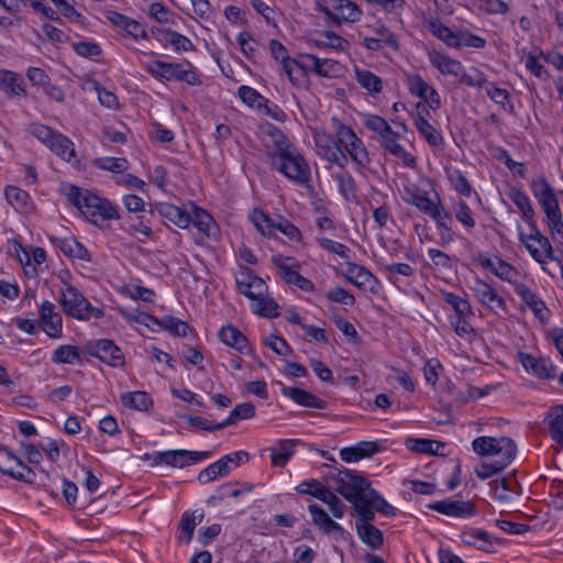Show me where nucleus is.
<instances>
[{
  "label": "nucleus",
  "mask_w": 563,
  "mask_h": 563,
  "mask_svg": "<svg viewBox=\"0 0 563 563\" xmlns=\"http://www.w3.org/2000/svg\"><path fill=\"white\" fill-rule=\"evenodd\" d=\"M65 194L69 202L93 224H97L99 221L119 219L120 217L117 206L88 189L69 185Z\"/></svg>",
  "instance_id": "nucleus-1"
},
{
  "label": "nucleus",
  "mask_w": 563,
  "mask_h": 563,
  "mask_svg": "<svg viewBox=\"0 0 563 563\" xmlns=\"http://www.w3.org/2000/svg\"><path fill=\"white\" fill-rule=\"evenodd\" d=\"M342 475L336 482V492L341 494L347 501L353 504L361 523H371L375 520L374 507L365 495L371 482L361 475L354 474L349 470L340 472Z\"/></svg>",
  "instance_id": "nucleus-2"
},
{
  "label": "nucleus",
  "mask_w": 563,
  "mask_h": 563,
  "mask_svg": "<svg viewBox=\"0 0 563 563\" xmlns=\"http://www.w3.org/2000/svg\"><path fill=\"white\" fill-rule=\"evenodd\" d=\"M522 219L528 223L530 233H525L518 228L519 241L526 246L534 261L545 264L548 260H554L553 249L547 236H544L533 220L534 210L531 205L520 209Z\"/></svg>",
  "instance_id": "nucleus-3"
},
{
  "label": "nucleus",
  "mask_w": 563,
  "mask_h": 563,
  "mask_svg": "<svg viewBox=\"0 0 563 563\" xmlns=\"http://www.w3.org/2000/svg\"><path fill=\"white\" fill-rule=\"evenodd\" d=\"M267 164L272 169L298 185L308 186L311 180L310 166L297 147L279 156L273 155Z\"/></svg>",
  "instance_id": "nucleus-4"
},
{
  "label": "nucleus",
  "mask_w": 563,
  "mask_h": 563,
  "mask_svg": "<svg viewBox=\"0 0 563 563\" xmlns=\"http://www.w3.org/2000/svg\"><path fill=\"white\" fill-rule=\"evenodd\" d=\"M58 302L66 316L79 321L100 319L104 316L102 309L92 306L89 300L69 283H65V287L60 288Z\"/></svg>",
  "instance_id": "nucleus-5"
},
{
  "label": "nucleus",
  "mask_w": 563,
  "mask_h": 563,
  "mask_svg": "<svg viewBox=\"0 0 563 563\" xmlns=\"http://www.w3.org/2000/svg\"><path fill=\"white\" fill-rule=\"evenodd\" d=\"M472 446L475 453L481 456H494L496 462L509 465L516 456L517 446L508 437H477Z\"/></svg>",
  "instance_id": "nucleus-6"
},
{
  "label": "nucleus",
  "mask_w": 563,
  "mask_h": 563,
  "mask_svg": "<svg viewBox=\"0 0 563 563\" xmlns=\"http://www.w3.org/2000/svg\"><path fill=\"white\" fill-rule=\"evenodd\" d=\"M147 69L152 75L166 80L184 81L190 86L201 84L199 75L194 70V67L189 62L180 64L154 60L148 64Z\"/></svg>",
  "instance_id": "nucleus-7"
},
{
  "label": "nucleus",
  "mask_w": 563,
  "mask_h": 563,
  "mask_svg": "<svg viewBox=\"0 0 563 563\" xmlns=\"http://www.w3.org/2000/svg\"><path fill=\"white\" fill-rule=\"evenodd\" d=\"M317 9L335 25L356 22L362 15L358 5L351 0H320L317 2Z\"/></svg>",
  "instance_id": "nucleus-8"
},
{
  "label": "nucleus",
  "mask_w": 563,
  "mask_h": 563,
  "mask_svg": "<svg viewBox=\"0 0 563 563\" xmlns=\"http://www.w3.org/2000/svg\"><path fill=\"white\" fill-rule=\"evenodd\" d=\"M296 492L301 495H311L329 506L334 518H342L345 511V505L318 479H310L300 483Z\"/></svg>",
  "instance_id": "nucleus-9"
},
{
  "label": "nucleus",
  "mask_w": 563,
  "mask_h": 563,
  "mask_svg": "<svg viewBox=\"0 0 563 563\" xmlns=\"http://www.w3.org/2000/svg\"><path fill=\"white\" fill-rule=\"evenodd\" d=\"M210 456L207 451H188V450H170L164 452H155L152 455L153 464H166L173 467L184 468L196 464Z\"/></svg>",
  "instance_id": "nucleus-10"
},
{
  "label": "nucleus",
  "mask_w": 563,
  "mask_h": 563,
  "mask_svg": "<svg viewBox=\"0 0 563 563\" xmlns=\"http://www.w3.org/2000/svg\"><path fill=\"white\" fill-rule=\"evenodd\" d=\"M86 349L90 356L97 357L112 367H123L125 364L124 354L112 340L99 339L89 341Z\"/></svg>",
  "instance_id": "nucleus-11"
},
{
  "label": "nucleus",
  "mask_w": 563,
  "mask_h": 563,
  "mask_svg": "<svg viewBox=\"0 0 563 563\" xmlns=\"http://www.w3.org/2000/svg\"><path fill=\"white\" fill-rule=\"evenodd\" d=\"M249 461V453L244 451L233 452L231 454H227L217 462L210 464L206 468H203L198 476L199 482L209 483L214 481L219 476L227 475L232 467H238L242 463Z\"/></svg>",
  "instance_id": "nucleus-12"
},
{
  "label": "nucleus",
  "mask_w": 563,
  "mask_h": 563,
  "mask_svg": "<svg viewBox=\"0 0 563 563\" xmlns=\"http://www.w3.org/2000/svg\"><path fill=\"white\" fill-rule=\"evenodd\" d=\"M272 263L279 269L280 276L285 283L289 285H296L303 291L313 290L314 286L312 282L299 274V272L296 269L298 264L292 257H285L280 254H277L272 256Z\"/></svg>",
  "instance_id": "nucleus-13"
},
{
  "label": "nucleus",
  "mask_w": 563,
  "mask_h": 563,
  "mask_svg": "<svg viewBox=\"0 0 563 563\" xmlns=\"http://www.w3.org/2000/svg\"><path fill=\"white\" fill-rule=\"evenodd\" d=\"M471 290L475 298L492 311H506L507 305L505 299L498 295L497 290L492 285L483 279L476 278L471 286Z\"/></svg>",
  "instance_id": "nucleus-14"
},
{
  "label": "nucleus",
  "mask_w": 563,
  "mask_h": 563,
  "mask_svg": "<svg viewBox=\"0 0 563 563\" xmlns=\"http://www.w3.org/2000/svg\"><path fill=\"white\" fill-rule=\"evenodd\" d=\"M373 35L364 36L362 44L369 51H380L388 47L393 51L399 49L398 40L393 31L384 24L373 29Z\"/></svg>",
  "instance_id": "nucleus-15"
},
{
  "label": "nucleus",
  "mask_w": 563,
  "mask_h": 563,
  "mask_svg": "<svg viewBox=\"0 0 563 563\" xmlns=\"http://www.w3.org/2000/svg\"><path fill=\"white\" fill-rule=\"evenodd\" d=\"M428 508L454 518H470L475 514V506L473 503L465 500H452L450 498L431 503L428 505Z\"/></svg>",
  "instance_id": "nucleus-16"
},
{
  "label": "nucleus",
  "mask_w": 563,
  "mask_h": 563,
  "mask_svg": "<svg viewBox=\"0 0 563 563\" xmlns=\"http://www.w3.org/2000/svg\"><path fill=\"white\" fill-rule=\"evenodd\" d=\"M55 309V305L47 300L40 307V321L43 331L54 339L60 338L63 334V319Z\"/></svg>",
  "instance_id": "nucleus-17"
},
{
  "label": "nucleus",
  "mask_w": 563,
  "mask_h": 563,
  "mask_svg": "<svg viewBox=\"0 0 563 563\" xmlns=\"http://www.w3.org/2000/svg\"><path fill=\"white\" fill-rule=\"evenodd\" d=\"M409 91L419 97L422 102L429 104L432 110L441 107L440 95L420 75H413L409 78Z\"/></svg>",
  "instance_id": "nucleus-18"
},
{
  "label": "nucleus",
  "mask_w": 563,
  "mask_h": 563,
  "mask_svg": "<svg viewBox=\"0 0 563 563\" xmlns=\"http://www.w3.org/2000/svg\"><path fill=\"white\" fill-rule=\"evenodd\" d=\"M382 137V146L388 151L391 155L402 159L406 166H413L416 158L407 152L399 143L398 139L400 137L399 133L389 128Z\"/></svg>",
  "instance_id": "nucleus-19"
},
{
  "label": "nucleus",
  "mask_w": 563,
  "mask_h": 563,
  "mask_svg": "<svg viewBox=\"0 0 563 563\" xmlns=\"http://www.w3.org/2000/svg\"><path fill=\"white\" fill-rule=\"evenodd\" d=\"M282 394L302 407L316 409L327 408V401L301 388L287 387L283 385Z\"/></svg>",
  "instance_id": "nucleus-20"
},
{
  "label": "nucleus",
  "mask_w": 563,
  "mask_h": 563,
  "mask_svg": "<svg viewBox=\"0 0 563 563\" xmlns=\"http://www.w3.org/2000/svg\"><path fill=\"white\" fill-rule=\"evenodd\" d=\"M515 292L533 311L534 316L539 320L544 322L548 319L545 314L548 309L544 302L527 285L522 283H515Z\"/></svg>",
  "instance_id": "nucleus-21"
},
{
  "label": "nucleus",
  "mask_w": 563,
  "mask_h": 563,
  "mask_svg": "<svg viewBox=\"0 0 563 563\" xmlns=\"http://www.w3.org/2000/svg\"><path fill=\"white\" fill-rule=\"evenodd\" d=\"M379 445L376 441H362L356 445L344 448L340 451L341 459L346 463L357 462L371 457L378 452Z\"/></svg>",
  "instance_id": "nucleus-22"
},
{
  "label": "nucleus",
  "mask_w": 563,
  "mask_h": 563,
  "mask_svg": "<svg viewBox=\"0 0 563 563\" xmlns=\"http://www.w3.org/2000/svg\"><path fill=\"white\" fill-rule=\"evenodd\" d=\"M478 262L504 282L514 283V278L518 275L514 266L499 257L492 260L479 254Z\"/></svg>",
  "instance_id": "nucleus-23"
},
{
  "label": "nucleus",
  "mask_w": 563,
  "mask_h": 563,
  "mask_svg": "<svg viewBox=\"0 0 563 563\" xmlns=\"http://www.w3.org/2000/svg\"><path fill=\"white\" fill-rule=\"evenodd\" d=\"M520 361L528 372H531L541 378H552L555 376V367L548 358H538L530 354L521 353Z\"/></svg>",
  "instance_id": "nucleus-24"
},
{
  "label": "nucleus",
  "mask_w": 563,
  "mask_h": 563,
  "mask_svg": "<svg viewBox=\"0 0 563 563\" xmlns=\"http://www.w3.org/2000/svg\"><path fill=\"white\" fill-rule=\"evenodd\" d=\"M346 278L363 290L373 289L376 284L375 276L367 268L352 262L346 263Z\"/></svg>",
  "instance_id": "nucleus-25"
},
{
  "label": "nucleus",
  "mask_w": 563,
  "mask_h": 563,
  "mask_svg": "<svg viewBox=\"0 0 563 563\" xmlns=\"http://www.w3.org/2000/svg\"><path fill=\"white\" fill-rule=\"evenodd\" d=\"M402 199L427 216H430L438 208V201H432L426 192L418 188L405 187Z\"/></svg>",
  "instance_id": "nucleus-26"
},
{
  "label": "nucleus",
  "mask_w": 563,
  "mask_h": 563,
  "mask_svg": "<svg viewBox=\"0 0 563 563\" xmlns=\"http://www.w3.org/2000/svg\"><path fill=\"white\" fill-rule=\"evenodd\" d=\"M429 59L431 65L444 76L459 77L461 70H463V65L460 60L440 52L433 51L429 53Z\"/></svg>",
  "instance_id": "nucleus-27"
},
{
  "label": "nucleus",
  "mask_w": 563,
  "mask_h": 563,
  "mask_svg": "<svg viewBox=\"0 0 563 563\" xmlns=\"http://www.w3.org/2000/svg\"><path fill=\"white\" fill-rule=\"evenodd\" d=\"M161 217L169 220L178 228L185 229L191 223V217L180 207L168 202H161L155 207Z\"/></svg>",
  "instance_id": "nucleus-28"
},
{
  "label": "nucleus",
  "mask_w": 563,
  "mask_h": 563,
  "mask_svg": "<svg viewBox=\"0 0 563 563\" xmlns=\"http://www.w3.org/2000/svg\"><path fill=\"white\" fill-rule=\"evenodd\" d=\"M462 541L471 547L485 552H494V539L492 536L482 529H470L461 536Z\"/></svg>",
  "instance_id": "nucleus-29"
},
{
  "label": "nucleus",
  "mask_w": 563,
  "mask_h": 563,
  "mask_svg": "<svg viewBox=\"0 0 563 563\" xmlns=\"http://www.w3.org/2000/svg\"><path fill=\"white\" fill-rule=\"evenodd\" d=\"M423 26L435 37L441 40L449 47H454L457 42V32H453L437 18H426Z\"/></svg>",
  "instance_id": "nucleus-30"
},
{
  "label": "nucleus",
  "mask_w": 563,
  "mask_h": 563,
  "mask_svg": "<svg viewBox=\"0 0 563 563\" xmlns=\"http://www.w3.org/2000/svg\"><path fill=\"white\" fill-rule=\"evenodd\" d=\"M267 134L273 144V150L266 152L267 162L272 159L273 155L279 156L296 147L277 126L269 125Z\"/></svg>",
  "instance_id": "nucleus-31"
},
{
  "label": "nucleus",
  "mask_w": 563,
  "mask_h": 563,
  "mask_svg": "<svg viewBox=\"0 0 563 563\" xmlns=\"http://www.w3.org/2000/svg\"><path fill=\"white\" fill-rule=\"evenodd\" d=\"M360 540L372 550H378L384 544L383 532L372 523H356Z\"/></svg>",
  "instance_id": "nucleus-32"
},
{
  "label": "nucleus",
  "mask_w": 563,
  "mask_h": 563,
  "mask_svg": "<svg viewBox=\"0 0 563 563\" xmlns=\"http://www.w3.org/2000/svg\"><path fill=\"white\" fill-rule=\"evenodd\" d=\"M297 442L294 440H280L276 446L271 448V459L273 466L284 467L290 457L295 454Z\"/></svg>",
  "instance_id": "nucleus-33"
},
{
  "label": "nucleus",
  "mask_w": 563,
  "mask_h": 563,
  "mask_svg": "<svg viewBox=\"0 0 563 563\" xmlns=\"http://www.w3.org/2000/svg\"><path fill=\"white\" fill-rule=\"evenodd\" d=\"M56 246L63 254L68 257L90 261V254L88 250L75 238L58 239L56 241Z\"/></svg>",
  "instance_id": "nucleus-34"
},
{
  "label": "nucleus",
  "mask_w": 563,
  "mask_h": 563,
  "mask_svg": "<svg viewBox=\"0 0 563 563\" xmlns=\"http://www.w3.org/2000/svg\"><path fill=\"white\" fill-rule=\"evenodd\" d=\"M219 338L224 344L239 352H244L247 349L246 336L233 325L221 328L219 331Z\"/></svg>",
  "instance_id": "nucleus-35"
},
{
  "label": "nucleus",
  "mask_w": 563,
  "mask_h": 563,
  "mask_svg": "<svg viewBox=\"0 0 563 563\" xmlns=\"http://www.w3.org/2000/svg\"><path fill=\"white\" fill-rule=\"evenodd\" d=\"M0 89L9 96L24 95L23 78L11 70H0Z\"/></svg>",
  "instance_id": "nucleus-36"
},
{
  "label": "nucleus",
  "mask_w": 563,
  "mask_h": 563,
  "mask_svg": "<svg viewBox=\"0 0 563 563\" xmlns=\"http://www.w3.org/2000/svg\"><path fill=\"white\" fill-rule=\"evenodd\" d=\"M121 402L124 407L146 411L153 406V399L145 391H132L121 395Z\"/></svg>",
  "instance_id": "nucleus-37"
},
{
  "label": "nucleus",
  "mask_w": 563,
  "mask_h": 563,
  "mask_svg": "<svg viewBox=\"0 0 563 563\" xmlns=\"http://www.w3.org/2000/svg\"><path fill=\"white\" fill-rule=\"evenodd\" d=\"M415 125L421 136L431 146H439L443 142V136L429 121L428 119L415 118Z\"/></svg>",
  "instance_id": "nucleus-38"
},
{
  "label": "nucleus",
  "mask_w": 563,
  "mask_h": 563,
  "mask_svg": "<svg viewBox=\"0 0 563 563\" xmlns=\"http://www.w3.org/2000/svg\"><path fill=\"white\" fill-rule=\"evenodd\" d=\"M357 82L362 88L366 89L369 93H379L383 90L382 79L367 69H355Z\"/></svg>",
  "instance_id": "nucleus-39"
},
{
  "label": "nucleus",
  "mask_w": 563,
  "mask_h": 563,
  "mask_svg": "<svg viewBox=\"0 0 563 563\" xmlns=\"http://www.w3.org/2000/svg\"><path fill=\"white\" fill-rule=\"evenodd\" d=\"M48 146L53 152H55L66 162H70L71 158L75 156V148L73 142L68 137L59 133L55 134Z\"/></svg>",
  "instance_id": "nucleus-40"
},
{
  "label": "nucleus",
  "mask_w": 563,
  "mask_h": 563,
  "mask_svg": "<svg viewBox=\"0 0 563 563\" xmlns=\"http://www.w3.org/2000/svg\"><path fill=\"white\" fill-rule=\"evenodd\" d=\"M550 435L553 439L561 438L563 432V405L552 407L545 416Z\"/></svg>",
  "instance_id": "nucleus-41"
},
{
  "label": "nucleus",
  "mask_w": 563,
  "mask_h": 563,
  "mask_svg": "<svg viewBox=\"0 0 563 563\" xmlns=\"http://www.w3.org/2000/svg\"><path fill=\"white\" fill-rule=\"evenodd\" d=\"M460 82L464 84L468 87L474 88H486L488 84L490 82L487 79V76L479 70L476 67H471L468 71H466L464 68L461 70V74L459 75Z\"/></svg>",
  "instance_id": "nucleus-42"
},
{
  "label": "nucleus",
  "mask_w": 563,
  "mask_h": 563,
  "mask_svg": "<svg viewBox=\"0 0 563 563\" xmlns=\"http://www.w3.org/2000/svg\"><path fill=\"white\" fill-rule=\"evenodd\" d=\"M191 222L199 230L203 238H209L212 234V230L216 229L217 224L213 218L203 209L196 208L194 219Z\"/></svg>",
  "instance_id": "nucleus-43"
},
{
  "label": "nucleus",
  "mask_w": 563,
  "mask_h": 563,
  "mask_svg": "<svg viewBox=\"0 0 563 563\" xmlns=\"http://www.w3.org/2000/svg\"><path fill=\"white\" fill-rule=\"evenodd\" d=\"M22 465V460L8 449L0 446V472L8 474L14 479H24L22 474H14L12 464Z\"/></svg>",
  "instance_id": "nucleus-44"
},
{
  "label": "nucleus",
  "mask_w": 563,
  "mask_h": 563,
  "mask_svg": "<svg viewBox=\"0 0 563 563\" xmlns=\"http://www.w3.org/2000/svg\"><path fill=\"white\" fill-rule=\"evenodd\" d=\"M487 96L497 104L501 106L508 113H514L515 107L510 102V95L506 89L498 88L489 82L485 88Z\"/></svg>",
  "instance_id": "nucleus-45"
},
{
  "label": "nucleus",
  "mask_w": 563,
  "mask_h": 563,
  "mask_svg": "<svg viewBox=\"0 0 563 563\" xmlns=\"http://www.w3.org/2000/svg\"><path fill=\"white\" fill-rule=\"evenodd\" d=\"M406 446L413 452L437 454L438 449L443 446V444L439 441L430 439L408 438L406 440Z\"/></svg>",
  "instance_id": "nucleus-46"
},
{
  "label": "nucleus",
  "mask_w": 563,
  "mask_h": 563,
  "mask_svg": "<svg viewBox=\"0 0 563 563\" xmlns=\"http://www.w3.org/2000/svg\"><path fill=\"white\" fill-rule=\"evenodd\" d=\"M250 219L255 228L263 234L271 236L275 231V221L269 218L268 214L263 212L262 210L254 209L250 214Z\"/></svg>",
  "instance_id": "nucleus-47"
},
{
  "label": "nucleus",
  "mask_w": 563,
  "mask_h": 563,
  "mask_svg": "<svg viewBox=\"0 0 563 563\" xmlns=\"http://www.w3.org/2000/svg\"><path fill=\"white\" fill-rule=\"evenodd\" d=\"M255 416V406L252 402H244L235 406L229 417L222 421L223 429L236 423L239 420L251 419Z\"/></svg>",
  "instance_id": "nucleus-48"
},
{
  "label": "nucleus",
  "mask_w": 563,
  "mask_h": 563,
  "mask_svg": "<svg viewBox=\"0 0 563 563\" xmlns=\"http://www.w3.org/2000/svg\"><path fill=\"white\" fill-rule=\"evenodd\" d=\"M4 196L7 201L15 210H24L30 201V195L25 190L14 186H7L4 189Z\"/></svg>",
  "instance_id": "nucleus-49"
},
{
  "label": "nucleus",
  "mask_w": 563,
  "mask_h": 563,
  "mask_svg": "<svg viewBox=\"0 0 563 563\" xmlns=\"http://www.w3.org/2000/svg\"><path fill=\"white\" fill-rule=\"evenodd\" d=\"M79 360L78 347L69 344L59 345L52 356V361L56 364H74Z\"/></svg>",
  "instance_id": "nucleus-50"
},
{
  "label": "nucleus",
  "mask_w": 563,
  "mask_h": 563,
  "mask_svg": "<svg viewBox=\"0 0 563 563\" xmlns=\"http://www.w3.org/2000/svg\"><path fill=\"white\" fill-rule=\"evenodd\" d=\"M255 300L256 305L254 307V312L256 314L265 318H275L279 316V306L272 297L265 296L264 294Z\"/></svg>",
  "instance_id": "nucleus-51"
},
{
  "label": "nucleus",
  "mask_w": 563,
  "mask_h": 563,
  "mask_svg": "<svg viewBox=\"0 0 563 563\" xmlns=\"http://www.w3.org/2000/svg\"><path fill=\"white\" fill-rule=\"evenodd\" d=\"M446 174L450 184L460 195L464 197H470L472 195L473 188L461 170L449 169Z\"/></svg>",
  "instance_id": "nucleus-52"
},
{
  "label": "nucleus",
  "mask_w": 563,
  "mask_h": 563,
  "mask_svg": "<svg viewBox=\"0 0 563 563\" xmlns=\"http://www.w3.org/2000/svg\"><path fill=\"white\" fill-rule=\"evenodd\" d=\"M364 492L375 510L388 517L396 516L395 507L389 505L376 490L371 488V485L364 489Z\"/></svg>",
  "instance_id": "nucleus-53"
},
{
  "label": "nucleus",
  "mask_w": 563,
  "mask_h": 563,
  "mask_svg": "<svg viewBox=\"0 0 563 563\" xmlns=\"http://www.w3.org/2000/svg\"><path fill=\"white\" fill-rule=\"evenodd\" d=\"M238 95L241 100L250 107L262 109L263 104H266L268 100L258 93L254 88L250 86H241L238 89Z\"/></svg>",
  "instance_id": "nucleus-54"
},
{
  "label": "nucleus",
  "mask_w": 563,
  "mask_h": 563,
  "mask_svg": "<svg viewBox=\"0 0 563 563\" xmlns=\"http://www.w3.org/2000/svg\"><path fill=\"white\" fill-rule=\"evenodd\" d=\"M344 148L358 167L366 168L369 165L371 159L368 152L361 139L356 142H353L352 146H346Z\"/></svg>",
  "instance_id": "nucleus-55"
},
{
  "label": "nucleus",
  "mask_w": 563,
  "mask_h": 563,
  "mask_svg": "<svg viewBox=\"0 0 563 563\" xmlns=\"http://www.w3.org/2000/svg\"><path fill=\"white\" fill-rule=\"evenodd\" d=\"M314 142L319 155H321L322 158H324L328 162L334 155V152L340 150V146L336 145L332 137L328 134L316 135Z\"/></svg>",
  "instance_id": "nucleus-56"
},
{
  "label": "nucleus",
  "mask_w": 563,
  "mask_h": 563,
  "mask_svg": "<svg viewBox=\"0 0 563 563\" xmlns=\"http://www.w3.org/2000/svg\"><path fill=\"white\" fill-rule=\"evenodd\" d=\"M97 168L112 173H123L128 169V161L119 157H99L93 161Z\"/></svg>",
  "instance_id": "nucleus-57"
},
{
  "label": "nucleus",
  "mask_w": 563,
  "mask_h": 563,
  "mask_svg": "<svg viewBox=\"0 0 563 563\" xmlns=\"http://www.w3.org/2000/svg\"><path fill=\"white\" fill-rule=\"evenodd\" d=\"M158 325L178 336H186L189 330V325L186 322L172 316L159 319Z\"/></svg>",
  "instance_id": "nucleus-58"
},
{
  "label": "nucleus",
  "mask_w": 563,
  "mask_h": 563,
  "mask_svg": "<svg viewBox=\"0 0 563 563\" xmlns=\"http://www.w3.org/2000/svg\"><path fill=\"white\" fill-rule=\"evenodd\" d=\"M443 299L448 305H450L454 309V316L472 314L471 303L467 300L461 298L460 296L454 295L452 292H444Z\"/></svg>",
  "instance_id": "nucleus-59"
},
{
  "label": "nucleus",
  "mask_w": 563,
  "mask_h": 563,
  "mask_svg": "<svg viewBox=\"0 0 563 563\" xmlns=\"http://www.w3.org/2000/svg\"><path fill=\"white\" fill-rule=\"evenodd\" d=\"M333 124H334L338 142L341 145H343L344 147L352 146L353 142H356L360 140L357 137V135L355 134V132L350 126L343 124L339 120L333 119Z\"/></svg>",
  "instance_id": "nucleus-60"
},
{
  "label": "nucleus",
  "mask_w": 563,
  "mask_h": 563,
  "mask_svg": "<svg viewBox=\"0 0 563 563\" xmlns=\"http://www.w3.org/2000/svg\"><path fill=\"white\" fill-rule=\"evenodd\" d=\"M150 15L159 23L174 24L176 21V14L161 2L150 5Z\"/></svg>",
  "instance_id": "nucleus-61"
},
{
  "label": "nucleus",
  "mask_w": 563,
  "mask_h": 563,
  "mask_svg": "<svg viewBox=\"0 0 563 563\" xmlns=\"http://www.w3.org/2000/svg\"><path fill=\"white\" fill-rule=\"evenodd\" d=\"M316 73L317 75L321 77H328L332 78L339 75L341 70V65L331 58H319V60L316 62Z\"/></svg>",
  "instance_id": "nucleus-62"
},
{
  "label": "nucleus",
  "mask_w": 563,
  "mask_h": 563,
  "mask_svg": "<svg viewBox=\"0 0 563 563\" xmlns=\"http://www.w3.org/2000/svg\"><path fill=\"white\" fill-rule=\"evenodd\" d=\"M455 41L457 43L454 44L453 48H459L461 46L483 48L486 45V41L483 37L467 31L457 32V38Z\"/></svg>",
  "instance_id": "nucleus-63"
},
{
  "label": "nucleus",
  "mask_w": 563,
  "mask_h": 563,
  "mask_svg": "<svg viewBox=\"0 0 563 563\" xmlns=\"http://www.w3.org/2000/svg\"><path fill=\"white\" fill-rule=\"evenodd\" d=\"M318 245L332 254L339 255L341 258H350L351 250L342 243L327 238H320L318 239Z\"/></svg>",
  "instance_id": "nucleus-64"
}]
</instances>
